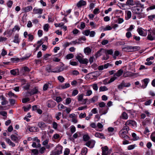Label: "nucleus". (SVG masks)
I'll list each match as a JSON object with an SVG mask.
<instances>
[{
    "label": "nucleus",
    "instance_id": "f257e3e1",
    "mask_svg": "<svg viewBox=\"0 0 155 155\" xmlns=\"http://www.w3.org/2000/svg\"><path fill=\"white\" fill-rule=\"evenodd\" d=\"M144 8L143 5L139 4L138 6L132 8L131 10L133 13L137 14H142L143 9Z\"/></svg>",
    "mask_w": 155,
    "mask_h": 155
},
{
    "label": "nucleus",
    "instance_id": "f03ea898",
    "mask_svg": "<svg viewBox=\"0 0 155 155\" xmlns=\"http://www.w3.org/2000/svg\"><path fill=\"white\" fill-rule=\"evenodd\" d=\"M140 47L138 46H127L124 47L123 49L128 52H132L138 50Z\"/></svg>",
    "mask_w": 155,
    "mask_h": 155
},
{
    "label": "nucleus",
    "instance_id": "7ed1b4c3",
    "mask_svg": "<svg viewBox=\"0 0 155 155\" xmlns=\"http://www.w3.org/2000/svg\"><path fill=\"white\" fill-rule=\"evenodd\" d=\"M76 58L81 64H87L88 62L87 59L86 58H83L82 55L81 54L78 55L76 56Z\"/></svg>",
    "mask_w": 155,
    "mask_h": 155
},
{
    "label": "nucleus",
    "instance_id": "20e7f679",
    "mask_svg": "<svg viewBox=\"0 0 155 155\" xmlns=\"http://www.w3.org/2000/svg\"><path fill=\"white\" fill-rule=\"evenodd\" d=\"M62 147L60 145L57 146L53 153L54 155H58L62 153Z\"/></svg>",
    "mask_w": 155,
    "mask_h": 155
},
{
    "label": "nucleus",
    "instance_id": "39448f33",
    "mask_svg": "<svg viewBox=\"0 0 155 155\" xmlns=\"http://www.w3.org/2000/svg\"><path fill=\"white\" fill-rule=\"evenodd\" d=\"M125 125H130L133 127H137V123L134 120H128L127 121L125 124Z\"/></svg>",
    "mask_w": 155,
    "mask_h": 155
},
{
    "label": "nucleus",
    "instance_id": "423d86ee",
    "mask_svg": "<svg viewBox=\"0 0 155 155\" xmlns=\"http://www.w3.org/2000/svg\"><path fill=\"white\" fill-rule=\"evenodd\" d=\"M46 104L48 107L52 108L54 107L56 105V103L52 100H49L47 101Z\"/></svg>",
    "mask_w": 155,
    "mask_h": 155
},
{
    "label": "nucleus",
    "instance_id": "0eeeda50",
    "mask_svg": "<svg viewBox=\"0 0 155 155\" xmlns=\"http://www.w3.org/2000/svg\"><path fill=\"white\" fill-rule=\"evenodd\" d=\"M66 69V68L63 66H57L54 68H53L54 73H58L61 72L64 70Z\"/></svg>",
    "mask_w": 155,
    "mask_h": 155
},
{
    "label": "nucleus",
    "instance_id": "6e6552de",
    "mask_svg": "<svg viewBox=\"0 0 155 155\" xmlns=\"http://www.w3.org/2000/svg\"><path fill=\"white\" fill-rule=\"evenodd\" d=\"M95 143L94 140H91L87 142L85 145L90 148H92L94 147Z\"/></svg>",
    "mask_w": 155,
    "mask_h": 155
},
{
    "label": "nucleus",
    "instance_id": "1a4fd4ad",
    "mask_svg": "<svg viewBox=\"0 0 155 155\" xmlns=\"http://www.w3.org/2000/svg\"><path fill=\"white\" fill-rule=\"evenodd\" d=\"M52 83L51 82H48L47 83L45 84L44 85L43 87V90L44 91H45L47 90L48 89V88H51L53 87L52 85Z\"/></svg>",
    "mask_w": 155,
    "mask_h": 155
},
{
    "label": "nucleus",
    "instance_id": "9d476101",
    "mask_svg": "<svg viewBox=\"0 0 155 155\" xmlns=\"http://www.w3.org/2000/svg\"><path fill=\"white\" fill-rule=\"evenodd\" d=\"M109 108L107 107H104V108H102L99 109V113L101 115L106 114Z\"/></svg>",
    "mask_w": 155,
    "mask_h": 155
},
{
    "label": "nucleus",
    "instance_id": "9b49d317",
    "mask_svg": "<svg viewBox=\"0 0 155 155\" xmlns=\"http://www.w3.org/2000/svg\"><path fill=\"white\" fill-rule=\"evenodd\" d=\"M38 126L42 130H44L47 127L46 124L42 121L39 122L38 124Z\"/></svg>",
    "mask_w": 155,
    "mask_h": 155
},
{
    "label": "nucleus",
    "instance_id": "f8f14e48",
    "mask_svg": "<svg viewBox=\"0 0 155 155\" xmlns=\"http://www.w3.org/2000/svg\"><path fill=\"white\" fill-rule=\"evenodd\" d=\"M102 150V155H108V148L107 146H105L104 147H102L101 148Z\"/></svg>",
    "mask_w": 155,
    "mask_h": 155
},
{
    "label": "nucleus",
    "instance_id": "ddd939ff",
    "mask_svg": "<svg viewBox=\"0 0 155 155\" xmlns=\"http://www.w3.org/2000/svg\"><path fill=\"white\" fill-rule=\"evenodd\" d=\"M39 92L38 91V87H35L33 88L30 92V94L31 95H33L35 94H37Z\"/></svg>",
    "mask_w": 155,
    "mask_h": 155
},
{
    "label": "nucleus",
    "instance_id": "4468645a",
    "mask_svg": "<svg viewBox=\"0 0 155 155\" xmlns=\"http://www.w3.org/2000/svg\"><path fill=\"white\" fill-rule=\"evenodd\" d=\"M34 13L35 14H41L42 13L43 10L41 8H35L33 9Z\"/></svg>",
    "mask_w": 155,
    "mask_h": 155
},
{
    "label": "nucleus",
    "instance_id": "2eb2a0df",
    "mask_svg": "<svg viewBox=\"0 0 155 155\" xmlns=\"http://www.w3.org/2000/svg\"><path fill=\"white\" fill-rule=\"evenodd\" d=\"M86 5V2L83 0L80 1L77 4V6L78 8L85 5Z\"/></svg>",
    "mask_w": 155,
    "mask_h": 155
},
{
    "label": "nucleus",
    "instance_id": "dca6fc26",
    "mask_svg": "<svg viewBox=\"0 0 155 155\" xmlns=\"http://www.w3.org/2000/svg\"><path fill=\"white\" fill-rule=\"evenodd\" d=\"M45 70L48 72H53V68L50 65H47L46 67Z\"/></svg>",
    "mask_w": 155,
    "mask_h": 155
},
{
    "label": "nucleus",
    "instance_id": "f3484780",
    "mask_svg": "<svg viewBox=\"0 0 155 155\" xmlns=\"http://www.w3.org/2000/svg\"><path fill=\"white\" fill-rule=\"evenodd\" d=\"M94 135L97 137H98L101 139H105V137L104 136L103 134L102 133L96 132L95 133Z\"/></svg>",
    "mask_w": 155,
    "mask_h": 155
},
{
    "label": "nucleus",
    "instance_id": "a211bd4d",
    "mask_svg": "<svg viewBox=\"0 0 155 155\" xmlns=\"http://www.w3.org/2000/svg\"><path fill=\"white\" fill-rule=\"evenodd\" d=\"M123 72V71L122 69H120L114 74V76H117L119 77L121 76Z\"/></svg>",
    "mask_w": 155,
    "mask_h": 155
},
{
    "label": "nucleus",
    "instance_id": "6ab92c4d",
    "mask_svg": "<svg viewBox=\"0 0 155 155\" xmlns=\"http://www.w3.org/2000/svg\"><path fill=\"white\" fill-rule=\"evenodd\" d=\"M84 51L86 55H88L91 52V49L89 47H87L84 48Z\"/></svg>",
    "mask_w": 155,
    "mask_h": 155
},
{
    "label": "nucleus",
    "instance_id": "aec40b11",
    "mask_svg": "<svg viewBox=\"0 0 155 155\" xmlns=\"http://www.w3.org/2000/svg\"><path fill=\"white\" fill-rule=\"evenodd\" d=\"M14 43L18 44L20 42V39L19 38V35L18 34H16L14 37V39L13 41Z\"/></svg>",
    "mask_w": 155,
    "mask_h": 155
},
{
    "label": "nucleus",
    "instance_id": "412c9836",
    "mask_svg": "<svg viewBox=\"0 0 155 155\" xmlns=\"http://www.w3.org/2000/svg\"><path fill=\"white\" fill-rule=\"evenodd\" d=\"M133 75V73L130 72H127L124 73L123 76L124 78L130 77Z\"/></svg>",
    "mask_w": 155,
    "mask_h": 155
},
{
    "label": "nucleus",
    "instance_id": "4be33fe9",
    "mask_svg": "<svg viewBox=\"0 0 155 155\" xmlns=\"http://www.w3.org/2000/svg\"><path fill=\"white\" fill-rule=\"evenodd\" d=\"M120 136L121 138H124L125 139H127L129 138V137L127 134L120 132Z\"/></svg>",
    "mask_w": 155,
    "mask_h": 155
},
{
    "label": "nucleus",
    "instance_id": "5701e85b",
    "mask_svg": "<svg viewBox=\"0 0 155 155\" xmlns=\"http://www.w3.org/2000/svg\"><path fill=\"white\" fill-rule=\"evenodd\" d=\"M126 18L127 20H128L130 19L131 16V12L130 11H126Z\"/></svg>",
    "mask_w": 155,
    "mask_h": 155
},
{
    "label": "nucleus",
    "instance_id": "b1692460",
    "mask_svg": "<svg viewBox=\"0 0 155 155\" xmlns=\"http://www.w3.org/2000/svg\"><path fill=\"white\" fill-rule=\"evenodd\" d=\"M128 115L126 113L124 112L121 116V118L124 120H127L128 118Z\"/></svg>",
    "mask_w": 155,
    "mask_h": 155
},
{
    "label": "nucleus",
    "instance_id": "393cba45",
    "mask_svg": "<svg viewBox=\"0 0 155 155\" xmlns=\"http://www.w3.org/2000/svg\"><path fill=\"white\" fill-rule=\"evenodd\" d=\"M70 86V85L69 83H65L61 85L60 87L61 89H64L69 87Z\"/></svg>",
    "mask_w": 155,
    "mask_h": 155
},
{
    "label": "nucleus",
    "instance_id": "a878e982",
    "mask_svg": "<svg viewBox=\"0 0 155 155\" xmlns=\"http://www.w3.org/2000/svg\"><path fill=\"white\" fill-rule=\"evenodd\" d=\"M11 138L12 141H13L15 142H17L18 138L16 136L12 134L11 135Z\"/></svg>",
    "mask_w": 155,
    "mask_h": 155
},
{
    "label": "nucleus",
    "instance_id": "bb28decb",
    "mask_svg": "<svg viewBox=\"0 0 155 155\" xmlns=\"http://www.w3.org/2000/svg\"><path fill=\"white\" fill-rule=\"evenodd\" d=\"M18 71V69H12L10 71L11 74L14 75H16L17 72Z\"/></svg>",
    "mask_w": 155,
    "mask_h": 155
},
{
    "label": "nucleus",
    "instance_id": "cd10ccee",
    "mask_svg": "<svg viewBox=\"0 0 155 155\" xmlns=\"http://www.w3.org/2000/svg\"><path fill=\"white\" fill-rule=\"evenodd\" d=\"M29 130L30 132H35L37 131L38 128L35 127H32L29 128Z\"/></svg>",
    "mask_w": 155,
    "mask_h": 155
},
{
    "label": "nucleus",
    "instance_id": "c85d7f7f",
    "mask_svg": "<svg viewBox=\"0 0 155 155\" xmlns=\"http://www.w3.org/2000/svg\"><path fill=\"white\" fill-rule=\"evenodd\" d=\"M145 117V115L144 114H142L141 115L140 120L142 122V125L144 126L145 124V123L143 121V120Z\"/></svg>",
    "mask_w": 155,
    "mask_h": 155
},
{
    "label": "nucleus",
    "instance_id": "c756f323",
    "mask_svg": "<svg viewBox=\"0 0 155 155\" xmlns=\"http://www.w3.org/2000/svg\"><path fill=\"white\" fill-rule=\"evenodd\" d=\"M133 0H127L126 5H133L134 4L133 3Z\"/></svg>",
    "mask_w": 155,
    "mask_h": 155
},
{
    "label": "nucleus",
    "instance_id": "7c9ffc66",
    "mask_svg": "<svg viewBox=\"0 0 155 155\" xmlns=\"http://www.w3.org/2000/svg\"><path fill=\"white\" fill-rule=\"evenodd\" d=\"M87 151V148L85 147L83 148L81 150V153L82 155H85Z\"/></svg>",
    "mask_w": 155,
    "mask_h": 155
},
{
    "label": "nucleus",
    "instance_id": "2f4dec72",
    "mask_svg": "<svg viewBox=\"0 0 155 155\" xmlns=\"http://www.w3.org/2000/svg\"><path fill=\"white\" fill-rule=\"evenodd\" d=\"M32 9V7L31 6H28L24 8V10L25 12H28Z\"/></svg>",
    "mask_w": 155,
    "mask_h": 155
},
{
    "label": "nucleus",
    "instance_id": "473e14b6",
    "mask_svg": "<svg viewBox=\"0 0 155 155\" xmlns=\"http://www.w3.org/2000/svg\"><path fill=\"white\" fill-rule=\"evenodd\" d=\"M101 28L104 31L110 30L112 28V27L109 25L107 26L105 28H104L103 27H102Z\"/></svg>",
    "mask_w": 155,
    "mask_h": 155
},
{
    "label": "nucleus",
    "instance_id": "72a5a7b5",
    "mask_svg": "<svg viewBox=\"0 0 155 155\" xmlns=\"http://www.w3.org/2000/svg\"><path fill=\"white\" fill-rule=\"evenodd\" d=\"M137 31L139 34L140 35H142L143 33V29L141 28H138L137 29Z\"/></svg>",
    "mask_w": 155,
    "mask_h": 155
},
{
    "label": "nucleus",
    "instance_id": "f704fd0d",
    "mask_svg": "<svg viewBox=\"0 0 155 155\" xmlns=\"http://www.w3.org/2000/svg\"><path fill=\"white\" fill-rule=\"evenodd\" d=\"M102 50V49H101L96 53L95 54L96 58H97L101 55L102 54L101 53V51Z\"/></svg>",
    "mask_w": 155,
    "mask_h": 155
},
{
    "label": "nucleus",
    "instance_id": "c9c22d12",
    "mask_svg": "<svg viewBox=\"0 0 155 155\" xmlns=\"http://www.w3.org/2000/svg\"><path fill=\"white\" fill-rule=\"evenodd\" d=\"M65 108H66V107L62 104H60L58 105V108L59 110H61L62 109H65Z\"/></svg>",
    "mask_w": 155,
    "mask_h": 155
},
{
    "label": "nucleus",
    "instance_id": "e433bc0d",
    "mask_svg": "<svg viewBox=\"0 0 155 155\" xmlns=\"http://www.w3.org/2000/svg\"><path fill=\"white\" fill-rule=\"evenodd\" d=\"M120 54L119 52L118 51H116L114 52V54L113 56V58L114 59H116L117 56H118Z\"/></svg>",
    "mask_w": 155,
    "mask_h": 155
},
{
    "label": "nucleus",
    "instance_id": "4c0bfd02",
    "mask_svg": "<svg viewBox=\"0 0 155 155\" xmlns=\"http://www.w3.org/2000/svg\"><path fill=\"white\" fill-rule=\"evenodd\" d=\"M90 137L87 134H85L83 136V139L84 141H86L90 139Z\"/></svg>",
    "mask_w": 155,
    "mask_h": 155
},
{
    "label": "nucleus",
    "instance_id": "58836bf2",
    "mask_svg": "<svg viewBox=\"0 0 155 155\" xmlns=\"http://www.w3.org/2000/svg\"><path fill=\"white\" fill-rule=\"evenodd\" d=\"M108 90V88L105 86H101L99 88L100 91H107Z\"/></svg>",
    "mask_w": 155,
    "mask_h": 155
},
{
    "label": "nucleus",
    "instance_id": "ea45409f",
    "mask_svg": "<svg viewBox=\"0 0 155 155\" xmlns=\"http://www.w3.org/2000/svg\"><path fill=\"white\" fill-rule=\"evenodd\" d=\"M13 4V2L11 0H9L6 3L7 6L8 8H11Z\"/></svg>",
    "mask_w": 155,
    "mask_h": 155
},
{
    "label": "nucleus",
    "instance_id": "a19ab883",
    "mask_svg": "<svg viewBox=\"0 0 155 155\" xmlns=\"http://www.w3.org/2000/svg\"><path fill=\"white\" fill-rule=\"evenodd\" d=\"M124 81H122L121 84L118 86V89H122L124 87Z\"/></svg>",
    "mask_w": 155,
    "mask_h": 155
},
{
    "label": "nucleus",
    "instance_id": "79ce46f5",
    "mask_svg": "<svg viewBox=\"0 0 155 155\" xmlns=\"http://www.w3.org/2000/svg\"><path fill=\"white\" fill-rule=\"evenodd\" d=\"M155 19V15H152L148 16V20L149 21H151Z\"/></svg>",
    "mask_w": 155,
    "mask_h": 155
},
{
    "label": "nucleus",
    "instance_id": "37998d69",
    "mask_svg": "<svg viewBox=\"0 0 155 155\" xmlns=\"http://www.w3.org/2000/svg\"><path fill=\"white\" fill-rule=\"evenodd\" d=\"M31 106L30 104L28 105L27 107H24L23 108L24 111L26 112L28 111L31 108Z\"/></svg>",
    "mask_w": 155,
    "mask_h": 155
},
{
    "label": "nucleus",
    "instance_id": "c03bdc74",
    "mask_svg": "<svg viewBox=\"0 0 155 155\" xmlns=\"http://www.w3.org/2000/svg\"><path fill=\"white\" fill-rule=\"evenodd\" d=\"M31 151V152L33 153L34 155H38V150L36 149H32Z\"/></svg>",
    "mask_w": 155,
    "mask_h": 155
},
{
    "label": "nucleus",
    "instance_id": "a18cd8bd",
    "mask_svg": "<svg viewBox=\"0 0 155 155\" xmlns=\"http://www.w3.org/2000/svg\"><path fill=\"white\" fill-rule=\"evenodd\" d=\"M58 80L61 82H63L64 80V78H63V77L61 76H59L58 77Z\"/></svg>",
    "mask_w": 155,
    "mask_h": 155
},
{
    "label": "nucleus",
    "instance_id": "49530a36",
    "mask_svg": "<svg viewBox=\"0 0 155 155\" xmlns=\"http://www.w3.org/2000/svg\"><path fill=\"white\" fill-rule=\"evenodd\" d=\"M152 140L155 142V132L153 133L150 136Z\"/></svg>",
    "mask_w": 155,
    "mask_h": 155
},
{
    "label": "nucleus",
    "instance_id": "de8ad7c7",
    "mask_svg": "<svg viewBox=\"0 0 155 155\" xmlns=\"http://www.w3.org/2000/svg\"><path fill=\"white\" fill-rule=\"evenodd\" d=\"M49 139L48 138H46L45 140L44 141L42 142V145L44 146L47 145L48 143Z\"/></svg>",
    "mask_w": 155,
    "mask_h": 155
},
{
    "label": "nucleus",
    "instance_id": "09e8293b",
    "mask_svg": "<svg viewBox=\"0 0 155 155\" xmlns=\"http://www.w3.org/2000/svg\"><path fill=\"white\" fill-rule=\"evenodd\" d=\"M45 150L46 148L44 147H43L40 148L39 150V152L43 154L44 153Z\"/></svg>",
    "mask_w": 155,
    "mask_h": 155
},
{
    "label": "nucleus",
    "instance_id": "8fccbe9b",
    "mask_svg": "<svg viewBox=\"0 0 155 155\" xmlns=\"http://www.w3.org/2000/svg\"><path fill=\"white\" fill-rule=\"evenodd\" d=\"M98 105L100 107H104L105 106L106 104L104 102H102L99 103Z\"/></svg>",
    "mask_w": 155,
    "mask_h": 155
},
{
    "label": "nucleus",
    "instance_id": "3c124183",
    "mask_svg": "<svg viewBox=\"0 0 155 155\" xmlns=\"http://www.w3.org/2000/svg\"><path fill=\"white\" fill-rule=\"evenodd\" d=\"M132 136L134 138V140H137L139 138V137H138L137 136L136 134L134 133H132Z\"/></svg>",
    "mask_w": 155,
    "mask_h": 155
},
{
    "label": "nucleus",
    "instance_id": "603ef678",
    "mask_svg": "<svg viewBox=\"0 0 155 155\" xmlns=\"http://www.w3.org/2000/svg\"><path fill=\"white\" fill-rule=\"evenodd\" d=\"M74 57V55L72 54H69L66 55V58L68 59H71Z\"/></svg>",
    "mask_w": 155,
    "mask_h": 155
},
{
    "label": "nucleus",
    "instance_id": "864d4df0",
    "mask_svg": "<svg viewBox=\"0 0 155 155\" xmlns=\"http://www.w3.org/2000/svg\"><path fill=\"white\" fill-rule=\"evenodd\" d=\"M83 94H82L78 96V100L79 101H81L83 100Z\"/></svg>",
    "mask_w": 155,
    "mask_h": 155
},
{
    "label": "nucleus",
    "instance_id": "5fc2aeb1",
    "mask_svg": "<svg viewBox=\"0 0 155 155\" xmlns=\"http://www.w3.org/2000/svg\"><path fill=\"white\" fill-rule=\"evenodd\" d=\"M20 29V27L18 25H15V26L14 28H13L12 31L13 32L15 31L16 30L18 31Z\"/></svg>",
    "mask_w": 155,
    "mask_h": 155
},
{
    "label": "nucleus",
    "instance_id": "6e6d98bb",
    "mask_svg": "<svg viewBox=\"0 0 155 155\" xmlns=\"http://www.w3.org/2000/svg\"><path fill=\"white\" fill-rule=\"evenodd\" d=\"M80 43V41H78L77 40H76L75 41H72L70 42L71 45H75L76 44H79Z\"/></svg>",
    "mask_w": 155,
    "mask_h": 155
},
{
    "label": "nucleus",
    "instance_id": "4d7b16f0",
    "mask_svg": "<svg viewBox=\"0 0 155 155\" xmlns=\"http://www.w3.org/2000/svg\"><path fill=\"white\" fill-rule=\"evenodd\" d=\"M58 124L57 123L55 122H54L52 123V127L54 129L56 130L58 128Z\"/></svg>",
    "mask_w": 155,
    "mask_h": 155
},
{
    "label": "nucleus",
    "instance_id": "13d9d810",
    "mask_svg": "<svg viewBox=\"0 0 155 155\" xmlns=\"http://www.w3.org/2000/svg\"><path fill=\"white\" fill-rule=\"evenodd\" d=\"M117 79V77L115 76H114L113 77L111 78L110 80L108 81V82L107 83V84H110L113 82L114 80H115Z\"/></svg>",
    "mask_w": 155,
    "mask_h": 155
},
{
    "label": "nucleus",
    "instance_id": "bf43d9fd",
    "mask_svg": "<svg viewBox=\"0 0 155 155\" xmlns=\"http://www.w3.org/2000/svg\"><path fill=\"white\" fill-rule=\"evenodd\" d=\"M78 93V91L77 90L75 89L74 90L72 94V95L73 96H75L77 95Z\"/></svg>",
    "mask_w": 155,
    "mask_h": 155
},
{
    "label": "nucleus",
    "instance_id": "052dcab7",
    "mask_svg": "<svg viewBox=\"0 0 155 155\" xmlns=\"http://www.w3.org/2000/svg\"><path fill=\"white\" fill-rule=\"evenodd\" d=\"M70 127H71V129H70L71 131V133H74L75 131V130H76V128H75V127L74 126L72 125V126H71Z\"/></svg>",
    "mask_w": 155,
    "mask_h": 155
},
{
    "label": "nucleus",
    "instance_id": "680f3d73",
    "mask_svg": "<svg viewBox=\"0 0 155 155\" xmlns=\"http://www.w3.org/2000/svg\"><path fill=\"white\" fill-rule=\"evenodd\" d=\"M8 95L10 97H12V96H13L15 97H17V96L15 95L14 93H12L11 91H10L8 93Z\"/></svg>",
    "mask_w": 155,
    "mask_h": 155
},
{
    "label": "nucleus",
    "instance_id": "e2e57ef3",
    "mask_svg": "<svg viewBox=\"0 0 155 155\" xmlns=\"http://www.w3.org/2000/svg\"><path fill=\"white\" fill-rule=\"evenodd\" d=\"M48 28L49 25L48 24H45L44 26V30L46 31H48Z\"/></svg>",
    "mask_w": 155,
    "mask_h": 155
},
{
    "label": "nucleus",
    "instance_id": "0e129e2a",
    "mask_svg": "<svg viewBox=\"0 0 155 155\" xmlns=\"http://www.w3.org/2000/svg\"><path fill=\"white\" fill-rule=\"evenodd\" d=\"M86 39L85 37L84 36H82L80 38H79L78 39V40L79 41H80V43L81 42V41L83 40L84 41H86Z\"/></svg>",
    "mask_w": 155,
    "mask_h": 155
},
{
    "label": "nucleus",
    "instance_id": "69168bd1",
    "mask_svg": "<svg viewBox=\"0 0 155 155\" xmlns=\"http://www.w3.org/2000/svg\"><path fill=\"white\" fill-rule=\"evenodd\" d=\"M70 153V150L68 148H66L64 152V155H68Z\"/></svg>",
    "mask_w": 155,
    "mask_h": 155
},
{
    "label": "nucleus",
    "instance_id": "338daca9",
    "mask_svg": "<svg viewBox=\"0 0 155 155\" xmlns=\"http://www.w3.org/2000/svg\"><path fill=\"white\" fill-rule=\"evenodd\" d=\"M135 145H129L127 147V149L128 150H131L134 149L135 147Z\"/></svg>",
    "mask_w": 155,
    "mask_h": 155
},
{
    "label": "nucleus",
    "instance_id": "774afa93",
    "mask_svg": "<svg viewBox=\"0 0 155 155\" xmlns=\"http://www.w3.org/2000/svg\"><path fill=\"white\" fill-rule=\"evenodd\" d=\"M93 89L95 91L97 90L98 87L97 84H94L92 85Z\"/></svg>",
    "mask_w": 155,
    "mask_h": 155
}]
</instances>
